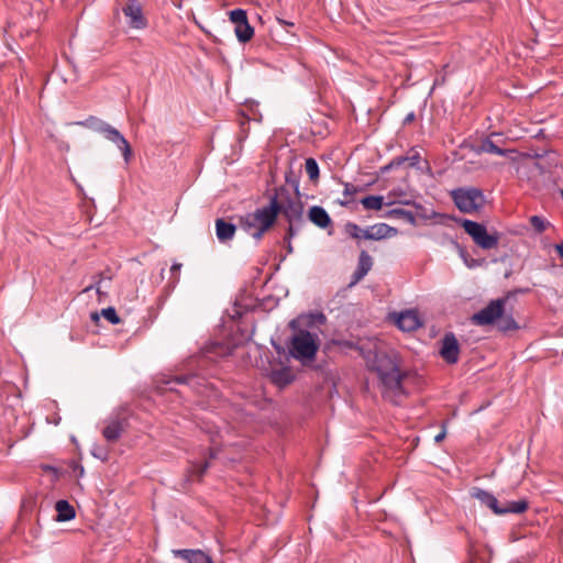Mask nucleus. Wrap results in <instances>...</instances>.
<instances>
[{
	"instance_id": "f257e3e1",
	"label": "nucleus",
	"mask_w": 563,
	"mask_h": 563,
	"mask_svg": "<svg viewBox=\"0 0 563 563\" xmlns=\"http://www.w3.org/2000/svg\"><path fill=\"white\" fill-rule=\"evenodd\" d=\"M366 366L375 372L383 387V394H404L402 380L407 376L399 368V358L395 352L384 350H368L364 354Z\"/></svg>"
},
{
	"instance_id": "f03ea898",
	"label": "nucleus",
	"mask_w": 563,
	"mask_h": 563,
	"mask_svg": "<svg viewBox=\"0 0 563 563\" xmlns=\"http://www.w3.org/2000/svg\"><path fill=\"white\" fill-rule=\"evenodd\" d=\"M278 214L279 207L277 196H272L267 206L240 216L239 227L258 242L262 240L264 233L275 224Z\"/></svg>"
},
{
	"instance_id": "7ed1b4c3",
	"label": "nucleus",
	"mask_w": 563,
	"mask_h": 563,
	"mask_svg": "<svg viewBox=\"0 0 563 563\" xmlns=\"http://www.w3.org/2000/svg\"><path fill=\"white\" fill-rule=\"evenodd\" d=\"M76 124L103 135L108 141L115 144L117 147L121 151L124 162L126 164L130 163L133 156L132 147L129 141L118 129L93 115H90L86 120L79 121Z\"/></svg>"
},
{
	"instance_id": "20e7f679",
	"label": "nucleus",
	"mask_w": 563,
	"mask_h": 563,
	"mask_svg": "<svg viewBox=\"0 0 563 563\" xmlns=\"http://www.w3.org/2000/svg\"><path fill=\"white\" fill-rule=\"evenodd\" d=\"M320 342L316 333H311L306 329H299L290 340L289 353L302 364H307L316 360Z\"/></svg>"
},
{
	"instance_id": "39448f33",
	"label": "nucleus",
	"mask_w": 563,
	"mask_h": 563,
	"mask_svg": "<svg viewBox=\"0 0 563 563\" xmlns=\"http://www.w3.org/2000/svg\"><path fill=\"white\" fill-rule=\"evenodd\" d=\"M456 208L463 213L479 211L485 205V196L482 189L476 187H459L450 194Z\"/></svg>"
},
{
	"instance_id": "423d86ee",
	"label": "nucleus",
	"mask_w": 563,
	"mask_h": 563,
	"mask_svg": "<svg viewBox=\"0 0 563 563\" xmlns=\"http://www.w3.org/2000/svg\"><path fill=\"white\" fill-rule=\"evenodd\" d=\"M208 384L206 375L200 372L191 371L186 374L174 375L167 379H163L159 388L164 390H175L174 385H181L197 394H202Z\"/></svg>"
},
{
	"instance_id": "0eeeda50",
	"label": "nucleus",
	"mask_w": 563,
	"mask_h": 563,
	"mask_svg": "<svg viewBox=\"0 0 563 563\" xmlns=\"http://www.w3.org/2000/svg\"><path fill=\"white\" fill-rule=\"evenodd\" d=\"M464 231L472 238L474 243L483 250L496 249L499 244V233H488L484 224L473 220L462 219L460 221Z\"/></svg>"
},
{
	"instance_id": "6e6552de",
	"label": "nucleus",
	"mask_w": 563,
	"mask_h": 563,
	"mask_svg": "<svg viewBox=\"0 0 563 563\" xmlns=\"http://www.w3.org/2000/svg\"><path fill=\"white\" fill-rule=\"evenodd\" d=\"M514 292H506L504 297L490 300L486 307L474 313L472 321L477 325L494 324L505 312V306Z\"/></svg>"
},
{
	"instance_id": "1a4fd4ad",
	"label": "nucleus",
	"mask_w": 563,
	"mask_h": 563,
	"mask_svg": "<svg viewBox=\"0 0 563 563\" xmlns=\"http://www.w3.org/2000/svg\"><path fill=\"white\" fill-rule=\"evenodd\" d=\"M122 12L128 19V25L131 29L143 30L147 26L148 22L139 0H128L122 8Z\"/></svg>"
},
{
	"instance_id": "9d476101",
	"label": "nucleus",
	"mask_w": 563,
	"mask_h": 563,
	"mask_svg": "<svg viewBox=\"0 0 563 563\" xmlns=\"http://www.w3.org/2000/svg\"><path fill=\"white\" fill-rule=\"evenodd\" d=\"M279 213H282L287 222L303 223V205L301 198L288 197L284 201L278 200Z\"/></svg>"
},
{
	"instance_id": "9b49d317",
	"label": "nucleus",
	"mask_w": 563,
	"mask_h": 563,
	"mask_svg": "<svg viewBox=\"0 0 563 563\" xmlns=\"http://www.w3.org/2000/svg\"><path fill=\"white\" fill-rule=\"evenodd\" d=\"M440 356L448 364H455L459 361L460 343L453 332H446L440 340Z\"/></svg>"
},
{
	"instance_id": "f8f14e48",
	"label": "nucleus",
	"mask_w": 563,
	"mask_h": 563,
	"mask_svg": "<svg viewBox=\"0 0 563 563\" xmlns=\"http://www.w3.org/2000/svg\"><path fill=\"white\" fill-rule=\"evenodd\" d=\"M471 496L477 499L482 506L490 509L495 515L501 516L503 505L492 493L479 487H473L471 490Z\"/></svg>"
},
{
	"instance_id": "ddd939ff",
	"label": "nucleus",
	"mask_w": 563,
	"mask_h": 563,
	"mask_svg": "<svg viewBox=\"0 0 563 563\" xmlns=\"http://www.w3.org/2000/svg\"><path fill=\"white\" fill-rule=\"evenodd\" d=\"M106 427L102 429V435L108 442H117L122 435L126 426L125 418L119 416L111 417L106 421Z\"/></svg>"
},
{
	"instance_id": "4468645a",
	"label": "nucleus",
	"mask_w": 563,
	"mask_h": 563,
	"mask_svg": "<svg viewBox=\"0 0 563 563\" xmlns=\"http://www.w3.org/2000/svg\"><path fill=\"white\" fill-rule=\"evenodd\" d=\"M172 553L187 563H214L212 558L200 549H174Z\"/></svg>"
},
{
	"instance_id": "2eb2a0df",
	"label": "nucleus",
	"mask_w": 563,
	"mask_h": 563,
	"mask_svg": "<svg viewBox=\"0 0 563 563\" xmlns=\"http://www.w3.org/2000/svg\"><path fill=\"white\" fill-rule=\"evenodd\" d=\"M398 233L396 228L386 223H376L364 229L362 238L364 240H383L395 236Z\"/></svg>"
},
{
	"instance_id": "dca6fc26",
	"label": "nucleus",
	"mask_w": 563,
	"mask_h": 563,
	"mask_svg": "<svg viewBox=\"0 0 563 563\" xmlns=\"http://www.w3.org/2000/svg\"><path fill=\"white\" fill-rule=\"evenodd\" d=\"M327 322V317L321 311H314L309 313L300 314L297 319L289 322V328L297 330L298 325L306 328H313L316 325H322Z\"/></svg>"
},
{
	"instance_id": "f3484780",
	"label": "nucleus",
	"mask_w": 563,
	"mask_h": 563,
	"mask_svg": "<svg viewBox=\"0 0 563 563\" xmlns=\"http://www.w3.org/2000/svg\"><path fill=\"white\" fill-rule=\"evenodd\" d=\"M218 455L219 449L210 448L208 450V456L202 462H191L190 468L188 470V477H196L200 481L211 466V461L217 459Z\"/></svg>"
},
{
	"instance_id": "a211bd4d",
	"label": "nucleus",
	"mask_w": 563,
	"mask_h": 563,
	"mask_svg": "<svg viewBox=\"0 0 563 563\" xmlns=\"http://www.w3.org/2000/svg\"><path fill=\"white\" fill-rule=\"evenodd\" d=\"M373 258L366 251H361L358 255L357 267L352 274L350 287L357 284L361 279H363L367 273L372 269Z\"/></svg>"
},
{
	"instance_id": "6ab92c4d",
	"label": "nucleus",
	"mask_w": 563,
	"mask_h": 563,
	"mask_svg": "<svg viewBox=\"0 0 563 563\" xmlns=\"http://www.w3.org/2000/svg\"><path fill=\"white\" fill-rule=\"evenodd\" d=\"M396 324L401 331L411 332L417 330L421 325V322L415 311L406 310L398 314Z\"/></svg>"
},
{
	"instance_id": "aec40b11",
	"label": "nucleus",
	"mask_w": 563,
	"mask_h": 563,
	"mask_svg": "<svg viewBox=\"0 0 563 563\" xmlns=\"http://www.w3.org/2000/svg\"><path fill=\"white\" fill-rule=\"evenodd\" d=\"M269 378L275 386L284 388L295 380V374L289 366H282L273 368Z\"/></svg>"
},
{
	"instance_id": "412c9836",
	"label": "nucleus",
	"mask_w": 563,
	"mask_h": 563,
	"mask_svg": "<svg viewBox=\"0 0 563 563\" xmlns=\"http://www.w3.org/2000/svg\"><path fill=\"white\" fill-rule=\"evenodd\" d=\"M308 219L320 229H327L332 225L331 217L325 209L320 206L310 207L308 210Z\"/></svg>"
},
{
	"instance_id": "4be33fe9",
	"label": "nucleus",
	"mask_w": 563,
	"mask_h": 563,
	"mask_svg": "<svg viewBox=\"0 0 563 563\" xmlns=\"http://www.w3.org/2000/svg\"><path fill=\"white\" fill-rule=\"evenodd\" d=\"M496 135L497 134H492L489 136L484 137L483 140H481V142L478 144L473 145L472 150L476 154L488 153V154H496L499 156H506L507 151L500 148L492 139L493 136H496Z\"/></svg>"
},
{
	"instance_id": "5701e85b",
	"label": "nucleus",
	"mask_w": 563,
	"mask_h": 563,
	"mask_svg": "<svg viewBox=\"0 0 563 563\" xmlns=\"http://www.w3.org/2000/svg\"><path fill=\"white\" fill-rule=\"evenodd\" d=\"M236 231V225L227 222L224 219H217L216 221V233L220 242H227L233 239Z\"/></svg>"
},
{
	"instance_id": "b1692460",
	"label": "nucleus",
	"mask_w": 563,
	"mask_h": 563,
	"mask_svg": "<svg viewBox=\"0 0 563 563\" xmlns=\"http://www.w3.org/2000/svg\"><path fill=\"white\" fill-rule=\"evenodd\" d=\"M55 509L57 512V521H69L75 518V508L65 499H60L56 503Z\"/></svg>"
},
{
	"instance_id": "393cba45",
	"label": "nucleus",
	"mask_w": 563,
	"mask_h": 563,
	"mask_svg": "<svg viewBox=\"0 0 563 563\" xmlns=\"http://www.w3.org/2000/svg\"><path fill=\"white\" fill-rule=\"evenodd\" d=\"M529 508V503L527 499H520L516 501H507L503 505L501 516H506L508 514H523Z\"/></svg>"
},
{
	"instance_id": "a878e982",
	"label": "nucleus",
	"mask_w": 563,
	"mask_h": 563,
	"mask_svg": "<svg viewBox=\"0 0 563 563\" xmlns=\"http://www.w3.org/2000/svg\"><path fill=\"white\" fill-rule=\"evenodd\" d=\"M234 33L240 43L245 44L252 40L254 36V27L249 23V21L239 24L234 27Z\"/></svg>"
},
{
	"instance_id": "bb28decb",
	"label": "nucleus",
	"mask_w": 563,
	"mask_h": 563,
	"mask_svg": "<svg viewBox=\"0 0 563 563\" xmlns=\"http://www.w3.org/2000/svg\"><path fill=\"white\" fill-rule=\"evenodd\" d=\"M387 217L396 218V219H401V220L408 222L409 224H411L413 227L417 225L416 216L411 211L402 209V208L390 209L387 212Z\"/></svg>"
},
{
	"instance_id": "cd10ccee",
	"label": "nucleus",
	"mask_w": 563,
	"mask_h": 563,
	"mask_svg": "<svg viewBox=\"0 0 563 563\" xmlns=\"http://www.w3.org/2000/svg\"><path fill=\"white\" fill-rule=\"evenodd\" d=\"M497 328L501 332L515 331L519 329L517 321L514 319L511 314H506L505 312L497 319Z\"/></svg>"
},
{
	"instance_id": "c85d7f7f",
	"label": "nucleus",
	"mask_w": 563,
	"mask_h": 563,
	"mask_svg": "<svg viewBox=\"0 0 563 563\" xmlns=\"http://www.w3.org/2000/svg\"><path fill=\"white\" fill-rule=\"evenodd\" d=\"M299 173H300V170L299 172H295L291 167H289L285 172V181H286L287 185L292 187L295 196L297 198H301V192H300V189H299V181H300Z\"/></svg>"
},
{
	"instance_id": "c756f323",
	"label": "nucleus",
	"mask_w": 563,
	"mask_h": 563,
	"mask_svg": "<svg viewBox=\"0 0 563 563\" xmlns=\"http://www.w3.org/2000/svg\"><path fill=\"white\" fill-rule=\"evenodd\" d=\"M361 203L367 210H380L384 206V197L369 195L361 199Z\"/></svg>"
},
{
	"instance_id": "7c9ffc66",
	"label": "nucleus",
	"mask_w": 563,
	"mask_h": 563,
	"mask_svg": "<svg viewBox=\"0 0 563 563\" xmlns=\"http://www.w3.org/2000/svg\"><path fill=\"white\" fill-rule=\"evenodd\" d=\"M305 169L309 176V179L313 184H318L319 178H320V168H319L317 161L313 157H309L306 159Z\"/></svg>"
},
{
	"instance_id": "2f4dec72",
	"label": "nucleus",
	"mask_w": 563,
	"mask_h": 563,
	"mask_svg": "<svg viewBox=\"0 0 563 563\" xmlns=\"http://www.w3.org/2000/svg\"><path fill=\"white\" fill-rule=\"evenodd\" d=\"M229 18L232 23L236 25L242 24L247 20V13L244 9H234L229 12Z\"/></svg>"
},
{
	"instance_id": "473e14b6",
	"label": "nucleus",
	"mask_w": 563,
	"mask_h": 563,
	"mask_svg": "<svg viewBox=\"0 0 563 563\" xmlns=\"http://www.w3.org/2000/svg\"><path fill=\"white\" fill-rule=\"evenodd\" d=\"M101 314L111 324H119L121 322V319L118 316L117 310L113 307H108V308L102 309Z\"/></svg>"
},
{
	"instance_id": "72a5a7b5",
	"label": "nucleus",
	"mask_w": 563,
	"mask_h": 563,
	"mask_svg": "<svg viewBox=\"0 0 563 563\" xmlns=\"http://www.w3.org/2000/svg\"><path fill=\"white\" fill-rule=\"evenodd\" d=\"M530 224L532 225L536 232L542 233L547 230L549 222H547L543 218L539 216H532L530 218Z\"/></svg>"
},
{
	"instance_id": "f704fd0d",
	"label": "nucleus",
	"mask_w": 563,
	"mask_h": 563,
	"mask_svg": "<svg viewBox=\"0 0 563 563\" xmlns=\"http://www.w3.org/2000/svg\"><path fill=\"white\" fill-rule=\"evenodd\" d=\"M345 231H346V233H349V234H350V236H351V238H353V239H357V240L363 239V238H362V234H363L364 229H362L361 227H358V225H357V224H355V223L347 222V223L345 224Z\"/></svg>"
},
{
	"instance_id": "c9c22d12",
	"label": "nucleus",
	"mask_w": 563,
	"mask_h": 563,
	"mask_svg": "<svg viewBox=\"0 0 563 563\" xmlns=\"http://www.w3.org/2000/svg\"><path fill=\"white\" fill-rule=\"evenodd\" d=\"M302 224L303 223H299V222H288V228L286 230L284 240H291L292 238H295Z\"/></svg>"
},
{
	"instance_id": "e433bc0d",
	"label": "nucleus",
	"mask_w": 563,
	"mask_h": 563,
	"mask_svg": "<svg viewBox=\"0 0 563 563\" xmlns=\"http://www.w3.org/2000/svg\"><path fill=\"white\" fill-rule=\"evenodd\" d=\"M103 282H104V278L102 275H99L98 276V280L97 283L93 285V286H89L85 289V291H89L90 289L92 288H96V291L97 294L99 295V297L101 296H107V291H103Z\"/></svg>"
},
{
	"instance_id": "4c0bfd02",
	"label": "nucleus",
	"mask_w": 563,
	"mask_h": 563,
	"mask_svg": "<svg viewBox=\"0 0 563 563\" xmlns=\"http://www.w3.org/2000/svg\"><path fill=\"white\" fill-rule=\"evenodd\" d=\"M358 191H361V188L353 185V184H350V183H345L344 184V190H343V195L344 197H350L352 198L355 194H357Z\"/></svg>"
},
{
	"instance_id": "58836bf2",
	"label": "nucleus",
	"mask_w": 563,
	"mask_h": 563,
	"mask_svg": "<svg viewBox=\"0 0 563 563\" xmlns=\"http://www.w3.org/2000/svg\"><path fill=\"white\" fill-rule=\"evenodd\" d=\"M272 196H277V200L279 201H284V199L291 197L289 190L285 186L276 188Z\"/></svg>"
},
{
	"instance_id": "ea45409f",
	"label": "nucleus",
	"mask_w": 563,
	"mask_h": 563,
	"mask_svg": "<svg viewBox=\"0 0 563 563\" xmlns=\"http://www.w3.org/2000/svg\"><path fill=\"white\" fill-rule=\"evenodd\" d=\"M407 159H408L409 166L418 167L421 156L418 152H413V154L407 156Z\"/></svg>"
},
{
	"instance_id": "a19ab883",
	"label": "nucleus",
	"mask_w": 563,
	"mask_h": 563,
	"mask_svg": "<svg viewBox=\"0 0 563 563\" xmlns=\"http://www.w3.org/2000/svg\"><path fill=\"white\" fill-rule=\"evenodd\" d=\"M180 268H181V264L180 263H174L172 265L170 273H172L173 283H177L178 282V275H179Z\"/></svg>"
},
{
	"instance_id": "79ce46f5",
	"label": "nucleus",
	"mask_w": 563,
	"mask_h": 563,
	"mask_svg": "<svg viewBox=\"0 0 563 563\" xmlns=\"http://www.w3.org/2000/svg\"><path fill=\"white\" fill-rule=\"evenodd\" d=\"M406 162H408L407 156H397L390 161V166L398 168Z\"/></svg>"
},
{
	"instance_id": "37998d69",
	"label": "nucleus",
	"mask_w": 563,
	"mask_h": 563,
	"mask_svg": "<svg viewBox=\"0 0 563 563\" xmlns=\"http://www.w3.org/2000/svg\"><path fill=\"white\" fill-rule=\"evenodd\" d=\"M441 427H442V431L434 437V441L437 443L441 442L446 435V421H444Z\"/></svg>"
},
{
	"instance_id": "c03bdc74",
	"label": "nucleus",
	"mask_w": 563,
	"mask_h": 563,
	"mask_svg": "<svg viewBox=\"0 0 563 563\" xmlns=\"http://www.w3.org/2000/svg\"><path fill=\"white\" fill-rule=\"evenodd\" d=\"M529 288H516L514 290H509L508 292H514L510 297V299L515 298L518 294H527L529 292Z\"/></svg>"
},
{
	"instance_id": "a18cd8bd",
	"label": "nucleus",
	"mask_w": 563,
	"mask_h": 563,
	"mask_svg": "<svg viewBox=\"0 0 563 563\" xmlns=\"http://www.w3.org/2000/svg\"><path fill=\"white\" fill-rule=\"evenodd\" d=\"M415 120H416V114H415V112H409V113L405 117V119H404V122H402V123H404V125H407V124L412 123Z\"/></svg>"
},
{
	"instance_id": "49530a36",
	"label": "nucleus",
	"mask_w": 563,
	"mask_h": 563,
	"mask_svg": "<svg viewBox=\"0 0 563 563\" xmlns=\"http://www.w3.org/2000/svg\"><path fill=\"white\" fill-rule=\"evenodd\" d=\"M42 470H43L44 472H46V473H53V474H55L56 476L58 475V470H57L55 466H53V465H43V466H42Z\"/></svg>"
},
{
	"instance_id": "de8ad7c7",
	"label": "nucleus",
	"mask_w": 563,
	"mask_h": 563,
	"mask_svg": "<svg viewBox=\"0 0 563 563\" xmlns=\"http://www.w3.org/2000/svg\"><path fill=\"white\" fill-rule=\"evenodd\" d=\"M353 201L352 198H342V200H339L338 203L342 207H347Z\"/></svg>"
},
{
	"instance_id": "09e8293b",
	"label": "nucleus",
	"mask_w": 563,
	"mask_h": 563,
	"mask_svg": "<svg viewBox=\"0 0 563 563\" xmlns=\"http://www.w3.org/2000/svg\"><path fill=\"white\" fill-rule=\"evenodd\" d=\"M284 241H285V247H286L287 254H291L294 252L291 240H284Z\"/></svg>"
},
{
	"instance_id": "8fccbe9b",
	"label": "nucleus",
	"mask_w": 563,
	"mask_h": 563,
	"mask_svg": "<svg viewBox=\"0 0 563 563\" xmlns=\"http://www.w3.org/2000/svg\"><path fill=\"white\" fill-rule=\"evenodd\" d=\"M554 249L558 252L559 256L563 260V244H555Z\"/></svg>"
},
{
	"instance_id": "3c124183",
	"label": "nucleus",
	"mask_w": 563,
	"mask_h": 563,
	"mask_svg": "<svg viewBox=\"0 0 563 563\" xmlns=\"http://www.w3.org/2000/svg\"><path fill=\"white\" fill-rule=\"evenodd\" d=\"M277 22H278L282 26H294V23H292V22H288V21H286V20L279 19V18H277Z\"/></svg>"
},
{
	"instance_id": "603ef678",
	"label": "nucleus",
	"mask_w": 563,
	"mask_h": 563,
	"mask_svg": "<svg viewBox=\"0 0 563 563\" xmlns=\"http://www.w3.org/2000/svg\"><path fill=\"white\" fill-rule=\"evenodd\" d=\"M393 168H395V166H390V162H389L387 165H385V166H383V167L380 168V172H382L383 174H385V173H387V172L391 170Z\"/></svg>"
},
{
	"instance_id": "864d4df0",
	"label": "nucleus",
	"mask_w": 563,
	"mask_h": 563,
	"mask_svg": "<svg viewBox=\"0 0 563 563\" xmlns=\"http://www.w3.org/2000/svg\"><path fill=\"white\" fill-rule=\"evenodd\" d=\"M338 344H339V345H343V346H349V347H351V346H352V343H351V342H349V341H339V342H338Z\"/></svg>"
},
{
	"instance_id": "5fc2aeb1",
	"label": "nucleus",
	"mask_w": 563,
	"mask_h": 563,
	"mask_svg": "<svg viewBox=\"0 0 563 563\" xmlns=\"http://www.w3.org/2000/svg\"><path fill=\"white\" fill-rule=\"evenodd\" d=\"M197 362H198V366H199V368H200V367H201V366L207 362V360H206L205 357H199V358L197 360Z\"/></svg>"
},
{
	"instance_id": "6e6d98bb",
	"label": "nucleus",
	"mask_w": 563,
	"mask_h": 563,
	"mask_svg": "<svg viewBox=\"0 0 563 563\" xmlns=\"http://www.w3.org/2000/svg\"><path fill=\"white\" fill-rule=\"evenodd\" d=\"M91 319L95 320V321H99V314L98 312H92L91 313Z\"/></svg>"
},
{
	"instance_id": "4d7b16f0",
	"label": "nucleus",
	"mask_w": 563,
	"mask_h": 563,
	"mask_svg": "<svg viewBox=\"0 0 563 563\" xmlns=\"http://www.w3.org/2000/svg\"><path fill=\"white\" fill-rule=\"evenodd\" d=\"M76 468H79L78 470L79 475L84 474V467L82 466H76Z\"/></svg>"
},
{
	"instance_id": "13d9d810",
	"label": "nucleus",
	"mask_w": 563,
	"mask_h": 563,
	"mask_svg": "<svg viewBox=\"0 0 563 563\" xmlns=\"http://www.w3.org/2000/svg\"><path fill=\"white\" fill-rule=\"evenodd\" d=\"M93 455H95V457H100V459H102V460H104V459H106V455H104V456H101V452H98V454H96V453H95Z\"/></svg>"
},
{
	"instance_id": "bf43d9fd",
	"label": "nucleus",
	"mask_w": 563,
	"mask_h": 563,
	"mask_svg": "<svg viewBox=\"0 0 563 563\" xmlns=\"http://www.w3.org/2000/svg\"><path fill=\"white\" fill-rule=\"evenodd\" d=\"M93 455H95V457H100V459H102V460H104V459H106V455H104V456H101V452H98V454H96V453H95Z\"/></svg>"
},
{
	"instance_id": "052dcab7",
	"label": "nucleus",
	"mask_w": 563,
	"mask_h": 563,
	"mask_svg": "<svg viewBox=\"0 0 563 563\" xmlns=\"http://www.w3.org/2000/svg\"><path fill=\"white\" fill-rule=\"evenodd\" d=\"M560 194H561V196H562V198H563V188L560 190Z\"/></svg>"
}]
</instances>
